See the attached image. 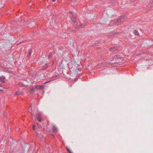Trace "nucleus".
Listing matches in <instances>:
<instances>
[{
	"label": "nucleus",
	"instance_id": "nucleus-1",
	"mask_svg": "<svg viewBox=\"0 0 153 153\" xmlns=\"http://www.w3.org/2000/svg\"><path fill=\"white\" fill-rule=\"evenodd\" d=\"M124 16H122L120 18L118 19L117 20V22L118 24H120L123 22L124 21Z\"/></svg>",
	"mask_w": 153,
	"mask_h": 153
},
{
	"label": "nucleus",
	"instance_id": "nucleus-2",
	"mask_svg": "<svg viewBox=\"0 0 153 153\" xmlns=\"http://www.w3.org/2000/svg\"><path fill=\"white\" fill-rule=\"evenodd\" d=\"M71 20L74 23V24L76 26L77 25V23L76 22V19L75 17L73 16L71 18Z\"/></svg>",
	"mask_w": 153,
	"mask_h": 153
},
{
	"label": "nucleus",
	"instance_id": "nucleus-3",
	"mask_svg": "<svg viewBox=\"0 0 153 153\" xmlns=\"http://www.w3.org/2000/svg\"><path fill=\"white\" fill-rule=\"evenodd\" d=\"M36 117L37 120L39 122L42 121V119L41 116V115L39 113H38L36 115Z\"/></svg>",
	"mask_w": 153,
	"mask_h": 153
},
{
	"label": "nucleus",
	"instance_id": "nucleus-4",
	"mask_svg": "<svg viewBox=\"0 0 153 153\" xmlns=\"http://www.w3.org/2000/svg\"><path fill=\"white\" fill-rule=\"evenodd\" d=\"M27 82L25 80L23 81V83H22V84L21 83H19V86L23 87L27 85Z\"/></svg>",
	"mask_w": 153,
	"mask_h": 153
},
{
	"label": "nucleus",
	"instance_id": "nucleus-5",
	"mask_svg": "<svg viewBox=\"0 0 153 153\" xmlns=\"http://www.w3.org/2000/svg\"><path fill=\"white\" fill-rule=\"evenodd\" d=\"M5 76H1L0 77V81L1 82H5Z\"/></svg>",
	"mask_w": 153,
	"mask_h": 153
},
{
	"label": "nucleus",
	"instance_id": "nucleus-6",
	"mask_svg": "<svg viewBox=\"0 0 153 153\" xmlns=\"http://www.w3.org/2000/svg\"><path fill=\"white\" fill-rule=\"evenodd\" d=\"M35 88H36L37 89H39L40 90H42V89L44 88V86L43 85H41V86H36Z\"/></svg>",
	"mask_w": 153,
	"mask_h": 153
},
{
	"label": "nucleus",
	"instance_id": "nucleus-7",
	"mask_svg": "<svg viewBox=\"0 0 153 153\" xmlns=\"http://www.w3.org/2000/svg\"><path fill=\"white\" fill-rule=\"evenodd\" d=\"M52 130L53 132H55L57 131V129L55 127H53V128Z\"/></svg>",
	"mask_w": 153,
	"mask_h": 153
},
{
	"label": "nucleus",
	"instance_id": "nucleus-8",
	"mask_svg": "<svg viewBox=\"0 0 153 153\" xmlns=\"http://www.w3.org/2000/svg\"><path fill=\"white\" fill-rule=\"evenodd\" d=\"M85 26L84 25L81 24L80 26L78 25L77 27L78 28H83Z\"/></svg>",
	"mask_w": 153,
	"mask_h": 153
},
{
	"label": "nucleus",
	"instance_id": "nucleus-9",
	"mask_svg": "<svg viewBox=\"0 0 153 153\" xmlns=\"http://www.w3.org/2000/svg\"><path fill=\"white\" fill-rule=\"evenodd\" d=\"M21 94V92H20V91H17V92H16L15 94V95H19L20 94Z\"/></svg>",
	"mask_w": 153,
	"mask_h": 153
},
{
	"label": "nucleus",
	"instance_id": "nucleus-10",
	"mask_svg": "<svg viewBox=\"0 0 153 153\" xmlns=\"http://www.w3.org/2000/svg\"><path fill=\"white\" fill-rule=\"evenodd\" d=\"M134 33L135 35H138V34H139L138 32L136 30H134Z\"/></svg>",
	"mask_w": 153,
	"mask_h": 153
},
{
	"label": "nucleus",
	"instance_id": "nucleus-11",
	"mask_svg": "<svg viewBox=\"0 0 153 153\" xmlns=\"http://www.w3.org/2000/svg\"><path fill=\"white\" fill-rule=\"evenodd\" d=\"M149 4H151V6H153V0H151Z\"/></svg>",
	"mask_w": 153,
	"mask_h": 153
},
{
	"label": "nucleus",
	"instance_id": "nucleus-12",
	"mask_svg": "<svg viewBox=\"0 0 153 153\" xmlns=\"http://www.w3.org/2000/svg\"><path fill=\"white\" fill-rule=\"evenodd\" d=\"M72 64V63L71 62H69V63L68 64V66L69 67V68H71V66H70V65H71Z\"/></svg>",
	"mask_w": 153,
	"mask_h": 153
},
{
	"label": "nucleus",
	"instance_id": "nucleus-13",
	"mask_svg": "<svg viewBox=\"0 0 153 153\" xmlns=\"http://www.w3.org/2000/svg\"><path fill=\"white\" fill-rule=\"evenodd\" d=\"M31 53H32L31 51H30L29 52V53L27 55V56L28 57L30 56V55H31Z\"/></svg>",
	"mask_w": 153,
	"mask_h": 153
},
{
	"label": "nucleus",
	"instance_id": "nucleus-14",
	"mask_svg": "<svg viewBox=\"0 0 153 153\" xmlns=\"http://www.w3.org/2000/svg\"><path fill=\"white\" fill-rule=\"evenodd\" d=\"M67 149L68 150V151L69 152V153H71V151H70L68 148H67Z\"/></svg>",
	"mask_w": 153,
	"mask_h": 153
},
{
	"label": "nucleus",
	"instance_id": "nucleus-15",
	"mask_svg": "<svg viewBox=\"0 0 153 153\" xmlns=\"http://www.w3.org/2000/svg\"><path fill=\"white\" fill-rule=\"evenodd\" d=\"M37 126L39 128H40L41 127V125H39L38 123H37Z\"/></svg>",
	"mask_w": 153,
	"mask_h": 153
},
{
	"label": "nucleus",
	"instance_id": "nucleus-16",
	"mask_svg": "<svg viewBox=\"0 0 153 153\" xmlns=\"http://www.w3.org/2000/svg\"><path fill=\"white\" fill-rule=\"evenodd\" d=\"M51 54H49V55H48V57H49V58H50V57H51Z\"/></svg>",
	"mask_w": 153,
	"mask_h": 153
},
{
	"label": "nucleus",
	"instance_id": "nucleus-17",
	"mask_svg": "<svg viewBox=\"0 0 153 153\" xmlns=\"http://www.w3.org/2000/svg\"><path fill=\"white\" fill-rule=\"evenodd\" d=\"M35 89V88H33L32 89V92L33 91H33H34V90Z\"/></svg>",
	"mask_w": 153,
	"mask_h": 153
},
{
	"label": "nucleus",
	"instance_id": "nucleus-18",
	"mask_svg": "<svg viewBox=\"0 0 153 153\" xmlns=\"http://www.w3.org/2000/svg\"><path fill=\"white\" fill-rule=\"evenodd\" d=\"M35 126H33V130H34L35 129Z\"/></svg>",
	"mask_w": 153,
	"mask_h": 153
},
{
	"label": "nucleus",
	"instance_id": "nucleus-19",
	"mask_svg": "<svg viewBox=\"0 0 153 153\" xmlns=\"http://www.w3.org/2000/svg\"><path fill=\"white\" fill-rule=\"evenodd\" d=\"M29 112H31V109H29Z\"/></svg>",
	"mask_w": 153,
	"mask_h": 153
},
{
	"label": "nucleus",
	"instance_id": "nucleus-20",
	"mask_svg": "<svg viewBox=\"0 0 153 153\" xmlns=\"http://www.w3.org/2000/svg\"><path fill=\"white\" fill-rule=\"evenodd\" d=\"M56 0H52V1H53V2H54L55 1H56Z\"/></svg>",
	"mask_w": 153,
	"mask_h": 153
},
{
	"label": "nucleus",
	"instance_id": "nucleus-21",
	"mask_svg": "<svg viewBox=\"0 0 153 153\" xmlns=\"http://www.w3.org/2000/svg\"><path fill=\"white\" fill-rule=\"evenodd\" d=\"M48 82H45V83H47Z\"/></svg>",
	"mask_w": 153,
	"mask_h": 153
},
{
	"label": "nucleus",
	"instance_id": "nucleus-22",
	"mask_svg": "<svg viewBox=\"0 0 153 153\" xmlns=\"http://www.w3.org/2000/svg\"><path fill=\"white\" fill-rule=\"evenodd\" d=\"M1 85H0V87H1Z\"/></svg>",
	"mask_w": 153,
	"mask_h": 153
},
{
	"label": "nucleus",
	"instance_id": "nucleus-23",
	"mask_svg": "<svg viewBox=\"0 0 153 153\" xmlns=\"http://www.w3.org/2000/svg\"><path fill=\"white\" fill-rule=\"evenodd\" d=\"M11 153V152H10V153Z\"/></svg>",
	"mask_w": 153,
	"mask_h": 153
}]
</instances>
